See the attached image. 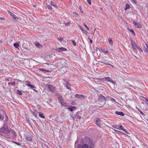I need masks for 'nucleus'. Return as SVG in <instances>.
Masks as SVG:
<instances>
[{
  "instance_id": "nucleus-50",
  "label": "nucleus",
  "mask_w": 148,
  "mask_h": 148,
  "mask_svg": "<svg viewBox=\"0 0 148 148\" xmlns=\"http://www.w3.org/2000/svg\"><path fill=\"white\" fill-rule=\"evenodd\" d=\"M84 25L86 27V28L87 29V30H89V28L87 27V26L85 24H84Z\"/></svg>"
},
{
  "instance_id": "nucleus-58",
  "label": "nucleus",
  "mask_w": 148,
  "mask_h": 148,
  "mask_svg": "<svg viewBox=\"0 0 148 148\" xmlns=\"http://www.w3.org/2000/svg\"><path fill=\"white\" fill-rule=\"evenodd\" d=\"M133 23L135 25H136V23H137L135 21H133Z\"/></svg>"
},
{
  "instance_id": "nucleus-10",
  "label": "nucleus",
  "mask_w": 148,
  "mask_h": 148,
  "mask_svg": "<svg viewBox=\"0 0 148 148\" xmlns=\"http://www.w3.org/2000/svg\"><path fill=\"white\" fill-rule=\"evenodd\" d=\"M112 127L115 128L119 130H122L123 126L121 125H113L112 126Z\"/></svg>"
},
{
  "instance_id": "nucleus-61",
  "label": "nucleus",
  "mask_w": 148,
  "mask_h": 148,
  "mask_svg": "<svg viewBox=\"0 0 148 148\" xmlns=\"http://www.w3.org/2000/svg\"><path fill=\"white\" fill-rule=\"evenodd\" d=\"M145 45L146 46V47H147V48H148V44H145Z\"/></svg>"
},
{
  "instance_id": "nucleus-18",
  "label": "nucleus",
  "mask_w": 148,
  "mask_h": 148,
  "mask_svg": "<svg viewBox=\"0 0 148 148\" xmlns=\"http://www.w3.org/2000/svg\"><path fill=\"white\" fill-rule=\"evenodd\" d=\"M79 112H78L75 115V117L77 119H80L81 118V117L79 115Z\"/></svg>"
},
{
  "instance_id": "nucleus-11",
  "label": "nucleus",
  "mask_w": 148,
  "mask_h": 148,
  "mask_svg": "<svg viewBox=\"0 0 148 148\" xmlns=\"http://www.w3.org/2000/svg\"><path fill=\"white\" fill-rule=\"evenodd\" d=\"M96 119V120L95 122V123L97 125L100 127V125L101 124V121L100 119L98 118H97Z\"/></svg>"
},
{
  "instance_id": "nucleus-48",
  "label": "nucleus",
  "mask_w": 148,
  "mask_h": 148,
  "mask_svg": "<svg viewBox=\"0 0 148 148\" xmlns=\"http://www.w3.org/2000/svg\"><path fill=\"white\" fill-rule=\"evenodd\" d=\"M110 82L112 83L113 84H114V85H115V84H116V83L113 80H111Z\"/></svg>"
},
{
  "instance_id": "nucleus-21",
  "label": "nucleus",
  "mask_w": 148,
  "mask_h": 148,
  "mask_svg": "<svg viewBox=\"0 0 148 148\" xmlns=\"http://www.w3.org/2000/svg\"><path fill=\"white\" fill-rule=\"evenodd\" d=\"M66 87L69 90L71 89V88L70 87V84L69 82H66Z\"/></svg>"
},
{
  "instance_id": "nucleus-15",
  "label": "nucleus",
  "mask_w": 148,
  "mask_h": 148,
  "mask_svg": "<svg viewBox=\"0 0 148 148\" xmlns=\"http://www.w3.org/2000/svg\"><path fill=\"white\" fill-rule=\"evenodd\" d=\"M75 97H76L78 98H79L80 99H81L82 98H85L86 97L84 95H81V94H77L75 95Z\"/></svg>"
},
{
  "instance_id": "nucleus-23",
  "label": "nucleus",
  "mask_w": 148,
  "mask_h": 148,
  "mask_svg": "<svg viewBox=\"0 0 148 148\" xmlns=\"http://www.w3.org/2000/svg\"><path fill=\"white\" fill-rule=\"evenodd\" d=\"M114 131L116 133L120 134H124V133L122 132H120L118 130H114Z\"/></svg>"
},
{
  "instance_id": "nucleus-52",
  "label": "nucleus",
  "mask_w": 148,
  "mask_h": 148,
  "mask_svg": "<svg viewBox=\"0 0 148 148\" xmlns=\"http://www.w3.org/2000/svg\"><path fill=\"white\" fill-rule=\"evenodd\" d=\"M107 77H104V78H102L101 79L102 80H103L104 81H107Z\"/></svg>"
},
{
  "instance_id": "nucleus-44",
  "label": "nucleus",
  "mask_w": 148,
  "mask_h": 148,
  "mask_svg": "<svg viewBox=\"0 0 148 148\" xmlns=\"http://www.w3.org/2000/svg\"><path fill=\"white\" fill-rule=\"evenodd\" d=\"M121 130H122L124 131V132H125V133H126L127 134H128L129 133V132L126 131V130L125 129H124L123 128H123Z\"/></svg>"
},
{
  "instance_id": "nucleus-40",
  "label": "nucleus",
  "mask_w": 148,
  "mask_h": 148,
  "mask_svg": "<svg viewBox=\"0 0 148 148\" xmlns=\"http://www.w3.org/2000/svg\"><path fill=\"white\" fill-rule=\"evenodd\" d=\"M8 84L9 85V84H10L13 86H14L15 85V83L14 81H13V82H11V83L8 82Z\"/></svg>"
},
{
  "instance_id": "nucleus-24",
  "label": "nucleus",
  "mask_w": 148,
  "mask_h": 148,
  "mask_svg": "<svg viewBox=\"0 0 148 148\" xmlns=\"http://www.w3.org/2000/svg\"><path fill=\"white\" fill-rule=\"evenodd\" d=\"M130 5L126 3L125 5V10L126 11L127 10L129 9L130 8Z\"/></svg>"
},
{
  "instance_id": "nucleus-35",
  "label": "nucleus",
  "mask_w": 148,
  "mask_h": 148,
  "mask_svg": "<svg viewBox=\"0 0 148 148\" xmlns=\"http://www.w3.org/2000/svg\"><path fill=\"white\" fill-rule=\"evenodd\" d=\"M12 142L13 143H14L15 144H16L17 145H18V146H21V143H20L18 142H16V141H12Z\"/></svg>"
},
{
  "instance_id": "nucleus-19",
  "label": "nucleus",
  "mask_w": 148,
  "mask_h": 148,
  "mask_svg": "<svg viewBox=\"0 0 148 148\" xmlns=\"http://www.w3.org/2000/svg\"><path fill=\"white\" fill-rule=\"evenodd\" d=\"M56 96H57L58 98V101L60 99H63L61 95H60V94L58 93H56Z\"/></svg>"
},
{
  "instance_id": "nucleus-27",
  "label": "nucleus",
  "mask_w": 148,
  "mask_h": 148,
  "mask_svg": "<svg viewBox=\"0 0 148 148\" xmlns=\"http://www.w3.org/2000/svg\"><path fill=\"white\" fill-rule=\"evenodd\" d=\"M25 121L29 124V125L31 127H32V125L30 123V121L29 120V118H26L25 119Z\"/></svg>"
},
{
  "instance_id": "nucleus-46",
  "label": "nucleus",
  "mask_w": 148,
  "mask_h": 148,
  "mask_svg": "<svg viewBox=\"0 0 148 148\" xmlns=\"http://www.w3.org/2000/svg\"><path fill=\"white\" fill-rule=\"evenodd\" d=\"M134 4H136L137 3L136 0H131Z\"/></svg>"
},
{
  "instance_id": "nucleus-47",
  "label": "nucleus",
  "mask_w": 148,
  "mask_h": 148,
  "mask_svg": "<svg viewBox=\"0 0 148 148\" xmlns=\"http://www.w3.org/2000/svg\"><path fill=\"white\" fill-rule=\"evenodd\" d=\"M57 39L59 40L60 42L62 41L63 40V38L62 37H60V38H58Z\"/></svg>"
},
{
  "instance_id": "nucleus-8",
  "label": "nucleus",
  "mask_w": 148,
  "mask_h": 148,
  "mask_svg": "<svg viewBox=\"0 0 148 148\" xmlns=\"http://www.w3.org/2000/svg\"><path fill=\"white\" fill-rule=\"evenodd\" d=\"M56 50L59 52H61L62 51H66L67 50V49L63 47H61L59 48H57Z\"/></svg>"
},
{
  "instance_id": "nucleus-7",
  "label": "nucleus",
  "mask_w": 148,
  "mask_h": 148,
  "mask_svg": "<svg viewBox=\"0 0 148 148\" xmlns=\"http://www.w3.org/2000/svg\"><path fill=\"white\" fill-rule=\"evenodd\" d=\"M8 14H10L11 16L13 18V20L14 21H17L18 19V18L17 16H16L14 15L13 13H12L11 12L8 11Z\"/></svg>"
},
{
  "instance_id": "nucleus-5",
  "label": "nucleus",
  "mask_w": 148,
  "mask_h": 148,
  "mask_svg": "<svg viewBox=\"0 0 148 148\" xmlns=\"http://www.w3.org/2000/svg\"><path fill=\"white\" fill-rule=\"evenodd\" d=\"M130 40L131 42V44L132 46V48L134 50H136L137 51V49L136 48V47L137 45L131 38L130 39Z\"/></svg>"
},
{
  "instance_id": "nucleus-17",
  "label": "nucleus",
  "mask_w": 148,
  "mask_h": 148,
  "mask_svg": "<svg viewBox=\"0 0 148 148\" xmlns=\"http://www.w3.org/2000/svg\"><path fill=\"white\" fill-rule=\"evenodd\" d=\"M12 132H11V134L13 136V138H15L16 136V133L15 131L13 130H12Z\"/></svg>"
},
{
  "instance_id": "nucleus-64",
  "label": "nucleus",
  "mask_w": 148,
  "mask_h": 148,
  "mask_svg": "<svg viewBox=\"0 0 148 148\" xmlns=\"http://www.w3.org/2000/svg\"><path fill=\"white\" fill-rule=\"evenodd\" d=\"M108 99H111V98H112L111 97H108Z\"/></svg>"
},
{
  "instance_id": "nucleus-62",
  "label": "nucleus",
  "mask_w": 148,
  "mask_h": 148,
  "mask_svg": "<svg viewBox=\"0 0 148 148\" xmlns=\"http://www.w3.org/2000/svg\"><path fill=\"white\" fill-rule=\"evenodd\" d=\"M79 9L80 10V11L82 10V8L80 7V6H79Z\"/></svg>"
},
{
  "instance_id": "nucleus-57",
  "label": "nucleus",
  "mask_w": 148,
  "mask_h": 148,
  "mask_svg": "<svg viewBox=\"0 0 148 148\" xmlns=\"http://www.w3.org/2000/svg\"><path fill=\"white\" fill-rule=\"evenodd\" d=\"M145 51L146 52H148V48H146L145 49Z\"/></svg>"
},
{
  "instance_id": "nucleus-56",
  "label": "nucleus",
  "mask_w": 148,
  "mask_h": 148,
  "mask_svg": "<svg viewBox=\"0 0 148 148\" xmlns=\"http://www.w3.org/2000/svg\"><path fill=\"white\" fill-rule=\"evenodd\" d=\"M70 24V23H66L65 25L66 26H68L69 25V24Z\"/></svg>"
},
{
  "instance_id": "nucleus-13",
  "label": "nucleus",
  "mask_w": 148,
  "mask_h": 148,
  "mask_svg": "<svg viewBox=\"0 0 148 148\" xmlns=\"http://www.w3.org/2000/svg\"><path fill=\"white\" fill-rule=\"evenodd\" d=\"M76 108L75 107L73 106H70V107L67 108V109L71 112L73 111V110H76Z\"/></svg>"
},
{
  "instance_id": "nucleus-36",
  "label": "nucleus",
  "mask_w": 148,
  "mask_h": 148,
  "mask_svg": "<svg viewBox=\"0 0 148 148\" xmlns=\"http://www.w3.org/2000/svg\"><path fill=\"white\" fill-rule=\"evenodd\" d=\"M30 111L31 112V113L33 114V115L34 116L36 117H37V114L35 112H33L32 111H31V110H30Z\"/></svg>"
},
{
  "instance_id": "nucleus-38",
  "label": "nucleus",
  "mask_w": 148,
  "mask_h": 148,
  "mask_svg": "<svg viewBox=\"0 0 148 148\" xmlns=\"http://www.w3.org/2000/svg\"><path fill=\"white\" fill-rule=\"evenodd\" d=\"M17 93L19 95H22V92L19 90H17Z\"/></svg>"
},
{
  "instance_id": "nucleus-14",
  "label": "nucleus",
  "mask_w": 148,
  "mask_h": 148,
  "mask_svg": "<svg viewBox=\"0 0 148 148\" xmlns=\"http://www.w3.org/2000/svg\"><path fill=\"white\" fill-rule=\"evenodd\" d=\"M79 28L81 29L82 31L83 32V33H84L85 35L87 34L88 32L87 31L84 29L81 25H79L78 26Z\"/></svg>"
},
{
  "instance_id": "nucleus-54",
  "label": "nucleus",
  "mask_w": 148,
  "mask_h": 148,
  "mask_svg": "<svg viewBox=\"0 0 148 148\" xmlns=\"http://www.w3.org/2000/svg\"><path fill=\"white\" fill-rule=\"evenodd\" d=\"M111 100L114 101H116L115 99L114 98H111Z\"/></svg>"
},
{
  "instance_id": "nucleus-3",
  "label": "nucleus",
  "mask_w": 148,
  "mask_h": 148,
  "mask_svg": "<svg viewBox=\"0 0 148 148\" xmlns=\"http://www.w3.org/2000/svg\"><path fill=\"white\" fill-rule=\"evenodd\" d=\"M1 113L3 114L4 116V119H3V120H2L3 121L4 123L7 124V122L9 123L10 120L5 111L3 110H1Z\"/></svg>"
},
{
  "instance_id": "nucleus-6",
  "label": "nucleus",
  "mask_w": 148,
  "mask_h": 148,
  "mask_svg": "<svg viewBox=\"0 0 148 148\" xmlns=\"http://www.w3.org/2000/svg\"><path fill=\"white\" fill-rule=\"evenodd\" d=\"M47 86H48L47 88L48 91L52 92L54 91L55 88L53 86L50 84H47Z\"/></svg>"
},
{
  "instance_id": "nucleus-34",
  "label": "nucleus",
  "mask_w": 148,
  "mask_h": 148,
  "mask_svg": "<svg viewBox=\"0 0 148 148\" xmlns=\"http://www.w3.org/2000/svg\"><path fill=\"white\" fill-rule=\"evenodd\" d=\"M135 25L136 26L137 28H141L142 27L141 25L139 23H137L136 25Z\"/></svg>"
},
{
  "instance_id": "nucleus-45",
  "label": "nucleus",
  "mask_w": 148,
  "mask_h": 148,
  "mask_svg": "<svg viewBox=\"0 0 148 148\" xmlns=\"http://www.w3.org/2000/svg\"><path fill=\"white\" fill-rule=\"evenodd\" d=\"M72 42L73 45L74 46H76V44L75 42V41L74 40H71Z\"/></svg>"
},
{
  "instance_id": "nucleus-42",
  "label": "nucleus",
  "mask_w": 148,
  "mask_h": 148,
  "mask_svg": "<svg viewBox=\"0 0 148 148\" xmlns=\"http://www.w3.org/2000/svg\"><path fill=\"white\" fill-rule=\"evenodd\" d=\"M142 97L143 98H144L145 99L146 101V104L147 105H148V99H147L146 98L143 97V96H142Z\"/></svg>"
},
{
  "instance_id": "nucleus-60",
  "label": "nucleus",
  "mask_w": 148,
  "mask_h": 148,
  "mask_svg": "<svg viewBox=\"0 0 148 148\" xmlns=\"http://www.w3.org/2000/svg\"><path fill=\"white\" fill-rule=\"evenodd\" d=\"M90 42L91 43H92V41L91 39L90 40Z\"/></svg>"
},
{
  "instance_id": "nucleus-32",
  "label": "nucleus",
  "mask_w": 148,
  "mask_h": 148,
  "mask_svg": "<svg viewBox=\"0 0 148 148\" xmlns=\"http://www.w3.org/2000/svg\"><path fill=\"white\" fill-rule=\"evenodd\" d=\"M35 45L37 47H38L39 48H40V47H41L42 46L38 42H36L35 43Z\"/></svg>"
},
{
  "instance_id": "nucleus-53",
  "label": "nucleus",
  "mask_w": 148,
  "mask_h": 148,
  "mask_svg": "<svg viewBox=\"0 0 148 148\" xmlns=\"http://www.w3.org/2000/svg\"><path fill=\"white\" fill-rule=\"evenodd\" d=\"M71 104L73 105H76V103L75 102H72L71 103Z\"/></svg>"
},
{
  "instance_id": "nucleus-12",
  "label": "nucleus",
  "mask_w": 148,
  "mask_h": 148,
  "mask_svg": "<svg viewBox=\"0 0 148 148\" xmlns=\"http://www.w3.org/2000/svg\"><path fill=\"white\" fill-rule=\"evenodd\" d=\"M99 62L102 63L104 64H106L110 65V64L108 62L104 60V58H102L101 60L100 61H99Z\"/></svg>"
},
{
  "instance_id": "nucleus-63",
  "label": "nucleus",
  "mask_w": 148,
  "mask_h": 148,
  "mask_svg": "<svg viewBox=\"0 0 148 148\" xmlns=\"http://www.w3.org/2000/svg\"><path fill=\"white\" fill-rule=\"evenodd\" d=\"M144 148H148L146 146H145L144 147Z\"/></svg>"
},
{
  "instance_id": "nucleus-1",
  "label": "nucleus",
  "mask_w": 148,
  "mask_h": 148,
  "mask_svg": "<svg viewBox=\"0 0 148 148\" xmlns=\"http://www.w3.org/2000/svg\"><path fill=\"white\" fill-rule=\"evenodd\" d=\"M92 139H82L81 142L78 143L77 140L75 142V145L77 144V148H93L95 146V143L92 141Z\"/></svg>"
},
{
  "instance_id": "nucleus-4",
  "label": "nucleus",
  "mask_w": 148,
  "mask_h": 148,
  "mask_svg": "<svg viewBox=\"0 0 148 148\" xmlns=\"http://www.w3.org/2000/svg\"><path fill=\"white\" fill-rule=\"evenodd\" d=\"M98 100L101 102H102V101H104V103L103 104V105H104L105 104L106 102L107 101L106 98L102 95H100L98 97Z\"/></svg>"
},
{
  "instance_id": "nucleus-59",
  "label": "nucleus",
  "mask_w": 148,
  "mask_h": 148,
  "mask_svg": "<svg viewBox=\"0 0 148 148\" xmlns=\"http://www.w3.org/2000/svg\"><path fill=\"white\" fill-rule=\"evenodd\" d=\"M33 122L35 124L37 123L36 122V121L35 120H33Z\"/></svg>"
},
{
  "instance_id": "nucleus-37",
  "label": "nucleus",
  "mask_w": 148,
  "mask_h": 148,
  "mask_svg": "<svg viewBox=\"0 0 148 148\" xmlns=\"http://www.w3.org/2000/svg\"><path fill=\"white\" fill-rule=\"evenodd\" d=\"M136 108L137 109V110H138V111L142 115L144 114V113L139 108H138L137 107H136Z\"/></svg>"
},
{
  "instance_id": "nucleus-16",
  "label": "nucleus",
  "mask_w": 148,
  "mask_h": 148,
  "mask_svg": "<svg viewBox=\"0 0 148 148\" xmlns=\"http://www.w3.org/2000/svg\"><path fill=\"white\" fill-rule=\"evenodd\" d=\"M115 113L116 114L120 115L121 116H124L125 115L124 113L122 112H119L116 111Z\"/></svg>"
},
{
  "instance_id": "nucleus-49",
  "label": "nucleus",
  "mask_w": 148,
  "mask_h": 148,
  "mask_svg": "<svg viewBox=\"0 0 148 148\" xmlns=\"http://www.w3.org/2000/svg\"><path fill=\"white\" fill-rule=\"evenodd\" d=\"M101 50L105 54H107L108 53V50L104 51H103V49H101Z\"/></svg>"
},
{
  "instance_id": "nucleus-20",
  "label": "nucleus",
  "mask_w": 148,
  "mask_h": 148,
  "mask_svg": "<svg viewBox=\"0 0 148 148\" xmlns=\"http://www.w3.org/2000/svg\"><path fill=\"white\" fill-rule=\"evenodd\" d=\"M27 82L29 83H28L26 84V85L27 86H28L30 87L32 89L34 88H36L34 86L30 84V82Z\"/></svg>"
},
{
  "instance_id": "nucleus-51",
  "label": "nucleus",
  "mask_w": 148,
  "mask_h": 148,
  "mask_svg": "<svg viewBox=\"0 0 148 148\" xmlns=\"http://www.w3.org/2000/svg\"><path fill=\"white\" fill-rule=\"evenodd\" d=\"M87 2L88 3L89 5H90L91 4V2L90 0H87Z\"/></svg>"
},
{
  "instance_id": "nucleus-33",
  "label": "nucleus",
  "mask_w": 148,
  "mask_h": 148,
  "mask_svg": "<svg viewBox=\"0 0 148 148\" xmlns=\"http://www.w3.org/2000/svg\"><path fill=\"white\" fill-rule=\"evenodd\" d=\"M73 14L74 16L77 17H78L79 16L78 14L77 13L75 12H73Z\"/></svg>"
},
{
  "instance_id": "nucleus-39",
  "label": "nucleus",
  "mask_w": 148,
  "mask_h": 148,
  "mask_svg": "<svg viewBox=\"0 0 148 148\" xmlns=\"http://www.w3.org/2000/svg\"><path fill=\"white\" fill-rule=\"evenodd\" d=\"M108 41L110 44L111 45H112L113 44V42L112 39L109 38L108 39Z\"/></svg>"
},
{
  "instance_id": "nucleus-25",
  "label": "nucleus",
  "mask_w": 148,
  "mask_h": 148,
  "mask_svg": "<svg viewBox=\"0 0 148 148\" xmlns=\"http://www.w3.org/2000/svg\"><path fill=\"white\" fill-rule=\"evenodd\" d=\"M38 114H39V116L40 117L43 118H45V117L43 114L41 112H38Z\"/></svg>"
},
{
  "instance_id": "nucleus-43",
  "label": "nucleus",
  "mask_w": 148,
  "mask_h": 148,
  "mask_svg": "<svg viewBox=\"0 0 148 148\" xmlns=\"http://www.w3.org/2000/svg\"><path fill=\"white\" fill-rule=\"evenodd\" d=\"M107 81L108 82H110V80H111V78L109 77H107Z\"/></svg>"
},
{
  "instance_id": "nucleus-41",
  "label": "nucleus",
  "mask_w": 148,
  "mask_h": 148,
  "mask_svg": "<svg viewBox=\"0 0 148 148\" xmlns=\"http://www.w3.org/2000/svg\"><path fill=\"white\" fill-rule=\"evenodd\" d=\"M47 8L49 10H51L52 9V8L51 6L49 5H47Z\"/></svg>"
},
{
  "instance_id": "nucleus-30",
  "label": "nucleus",
  "mask_w": 148,
  "mask_h": 148,
  "mask_svg": "<svg viewBox=\"0 0 148 148\" xmlns=\"http://www.w3.org/2000/svg\"><path fill=\"white\" fill-rule=\"evenodd\" d=\"M13 45L16 48H17L19 47V44L17 43H15L13 44Z\"/></svg>"
},
{
  "instance_id": "nucleus-9",
  "label": "nucleus",
  "mask_w": 148,
  "mask_h": 148,
  "mask_svg": "<svg viewBox=\"0 0 148 148\" xmlns=\"http://www.w3.org/2000/svg\"><path fill=\"white\" fill-rule=\"evenodd\" d=\"M59 102L60 103L62 106L67 107L68 106V104L67 103H65L63 99H60L59 100Z\"/></svg>"
},
{
  "instance_id": "nucleus-55",
  "label": "nucleus",
  "mask_w": 148,
  "mask_h": 148,
  "mask_svg": "<svg viewBox=\"0 0 148 148\" xmlns=\"http://www.w3.org/2000/svg\"><path fill=\"white\" fill-rule=\"evenodd\" d=\"M0 19L1 20H3L5 19L4 18L2 17H0Z\"/></svg>"
},
{
  "instance_id": "nucleus-22",
  "label": "nucleus",
  "mask_w": 148,
  "mask_h": 148,
  "mask_svg": "<svg viewBox=\"0 0 148 148\" xmlns=\"http://www.w3.org/2000/svg\"><path fill=\"white\" fill-rule=\"evenodd\" d=\"M1 110L0 111V120L2 121L3 120V119H4V116L3 114H1Z\"/></svg>"
},
{
  "instance_id": "nucleus-2",
  "label": "nucleus",
  "mask_w": 148,
  "mask_h": 148,
  "mask_svg": "<svg viewBox=\"0 0 148 148\" xmlns=\"http://www.w3.org/2000/svg\"><path fill=\"white\" fill-rule=\"evenodd\" d=\"M10 132V130L8 129V126L7 124L4 123L3 126L0 128V135L7 138H10L9 134Z\"/></svg>"
},
{
  "instance_id": "nucleus-26",
  "label": "nucleus",
  "mask_w": 148,
  "mask_h": 148,
  "mask_svg": "<svg viewBox=\"0 0 148 148\" xmlns=\"http://www.w3.org/2000/svg\"><path fill=\"white\" fill-rule=\"evenodd\" d=\"M127 29L129 30V31L131 32L133 34V36H135V34L133 29H130L129 28H127Z\"/></svg>"
},
{
  "instance_id": "nucleus-29",
  "label": "nucleus",
  "mask_w": 148,
  "mask_h": 148,
  "mask_svg": "<svg viewBox=\"0 0 148 148\" xmlns=\"http://www.w3.org/2000/svg\"><path fill=\"white\" fill-rule=\"evenodd\" d=\"M50 4L52 6L57 8V6L54 4L53 2L52 1H51V2L50 3Z\"/></svg>"
},
{
  "instance_id": "nucleus-31",
  "label": "nucleus",
  "mask_w": 148,
  "mask_h": 148,
  "mask_svg": "<svg viewBox=\"0 0 148 148\" xmlns=\"http://www.w3.org/2000/svg\"><path fill=\"white\" fill-rule=\"evenodd\" d=\"M136 47L138 49V51L141 52H143L142 49L139 46L137 45Z\"/></svg>"
},
{
  "instance_id": "nucleus-28",
  "label": "nucleus",
  "mask_w": 148,
  "mask_h": 148,
  "mask_svg": "<svg viewBox=\"0 0 148 148\" xmlns=\"http://www.w3.org/2000/svg\"><path fill=\"white\" fill-rule=\"evenodd\" d=\"M39 69L41 70V71H43V72H50L51 71L47 70L43 68H39Z\"/></svg>"
}]
</instances>
